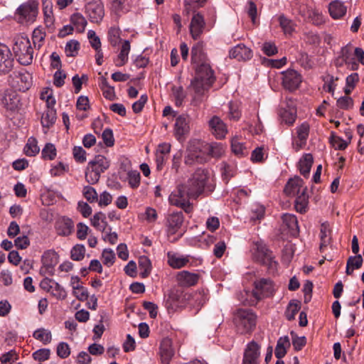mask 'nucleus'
Returning <instances> with one entry per match:
<instances>
[{
    "instance_id": "473e14b6",
    "label": "nucleus",
    "mask_w": 364,
    "mask_h": 364,
    "mask_svg": "<svg viewBox=\"0 0 364 364\" xmlns=\"http://www.w3.org/2000/svg\"><path fill=\"white\" fill-rule=\"evenodd\" d=\"M290 347L289 338L287 336L278 338L276 344L275 356L277 359H282L287 353V348Z\"/></svg>"
},
{
    "instance_id": "a19ab883",
    "label": "nucleus",
    "mask_w": 364,
    "mask_h": 364,
    "mask_svg": "<svg viewBox=\"0 0 364 364\" xmlns=\"http://www.w3.org/2000/svg\"><path fill=\"white\" fill-rule=\"evenodd\" d=\"M205 151L211 157L219 158L224 154L225 148L220 142H211L206 145Z\"/></svg>"
},
{
    "instance_id": "ddd939ff",
    "label": "nucleus",
    "mask_w": 364,
    "mask_h": 364,
    "mask_svg": "<svg viewBox=\"0 0 364 364\" xmlns=\"http://www.w3.org/2000/svg\"><path fill=\"white\" fill-rule=\"evenodd\" d=\"M14 60L10 48L0 43V74L8 73L13 68Z\"/></svg>"
},
{
    "instance_id": "f03ea898",
    "label": "nucleus",
    "mask_w": 364,
    "mask_h": 364,
    "mask_svg": "<svg viewBox=\"0 0 364 364\" xmlns=\"http://www.w3.org/2000/svg\"><path fill=\"white\" fill-rule=\"evenodd\" d=\"M13 51L18 63L23 65H31L33 59V48L27 36H18L14 39Z\"/></svg>"
},
{
    "instance_id": "680f3d73",
    "label": "nucleus",
    "mask_w": 364,
    "mask_h": 364,
    "mask_svg": "<svg viewBox=\"0 0 364 364\" xmlns=\"http://www.w3.org/2000/svg\"><path fill=\"white\" fill-rule=\"evenodd\" d=\"M80 49V43L77 41L71 40L65 46V51L67 56H75Z\"/></svg>"
},
{
    "instance_id": "c85d7f7f",
    "label": "nucleus",
    "mask_w": 364,
    "mask_h": 364,
    "mask_svg": "<svg viewBox=\"0 0 364 364\" xmlns=\"http://www.w3.org/2000/svg\"><path fill=\"white\" fill-rule=\"evenodd\" d=\"M191 61L193 64L198 65L207 60L202 42L196 43L191 49Z\"/></svg>"
},
{
    "instance_id": "c756f323",
    "label": "nucleus",
    "mask_w": 364,
    "mask_h": 364,
    "mask_svg": "<svg viewBox=\"0 0 364 364\" xmlns=\"http://www.w3.org/2000/svg\"><path fill=\"white\" fill-rule=\"evenodd\" d=\"M313 162L314 159L311 154H305L299 161L300 173L306 178H309Z\"/></svg>"
},
{
    "instance_id": "13d9d810",
    "label": "nucleus",
    "mask_w": 364,
    "mask_h": 364,
    "mask_svg": "<svg viewBox=\"0 0 364 364\" xmlns=\"http://www.w3.org/2000/svg\"><path fill=\"white\" fill-rule=\"evenodd\" d=\"M85 247L82 245H76L71 248V259L80 261L84 258Z\"/></svg>"
},
{
    "instance_id": "b1692460",
    "label": "nucleus",
    "mask_w": 364,
    "mask_h": 364,
    "mask_svg": "<svg viewBox=\"0 0 364 364\" xmlns=\"http://www.w3.org/2000/svg\"><path fill=\"white\" fill-rule=\"evenodd\" d=\"M159 349L163 363L168 364L170 360L174 355L172 340L169 338H164L161 343Z\"/></svg>"
},
{
    "instance_id": "f3484780",
    "label": "nucleus",
    "mask_w": 364,
    "mask_h": 364,
    "mask_svg": "<svg viewBox=\"0 0 364 364\" xmlns=\"http://www.w3.org/2000/svg\"><path fill=\"white\" fill-rule=\"evenodd\" d=\"M309 129L307 122H304L296 127V137H294L292 141L293 147L296 151H299L306 145Z\"/></svg>"
},
{
    "instance_id": "603ef678",
    "label": "nucleus",
    "mask_w": 364,
    "mask_h": 364,
    "mask_svg": "<svg viewBox=\"0 0 364 364\" xmlns=\"http://www.w3.org/2000/svg\"><path fill=\"white\" fill-rule=\"evenodd\" d=\"M279 23L284 33H291L294 31V23L292 20L282 15L279 17Z\"/></svg>"
},
{
    "instance_id": "e433bc0d",
    "label": "nucleus",
    "mask_w": 364,
    "mask_h": 364,
    "mask_svg": "<svg viewBox=\"0 0 364 364\" xmlns=\"http://www.w3.org/2000/svg\"><path fill=\"white\" fill-rule=\"evenodd\" d=\"M168 263L174 269H180L186 266L189 262L188 257L178 256L175 254L168 253Z\"/></svg>"
},
{
    "instance_id": "052dcab7",
    "label": "nucleus",
    "mask_w": 364,
    "mask_h": 364,
    "mask_svg": "<svg viewBox=\"0 0 364 364\" xmlns=\"http://www.w3.org/2000/svg\"><path fill=\"white\" fill-rule=\"evenodd\" d=\"M42 158L53 160L56 156V149L52 144H47L41 151Z\"/></svg>"
},
{
    "instance_id": "6e6552de",
    "label": "nucleus",
    "mask_w": 364,
    "mask_h": 364,
    "mask_svg": "<svg viewBox=\"0 0 364 364\" xmlns=\"http://www.w3.org/2000/svg\"><path fill=\"white\" fill-rule=\"evenodd\" d=\"M255 289L252 292L254 299L251 300L250 304L255 305L259 301L273 294L274 287L272 282L269 279H259L255 282Z\"/></svg>"
},
{
    "instance_id": "09e8293b",
    "label": "nucleus",
    "mask_w": 364,
    "mask_h": 364,
    "mask_svg": "<svg viewBox=\"0 0 364 364\" xmlns=\"http://www.w3.org/2000/svg\"><path fill=\"white\" fill-rule=\"evenodd\" d=\"M127 181L129 186L132 189H136L141 183V174L136 170H132L127 173Z\"/></svg>"
},
{
    "instance_id": "9b49d317",
    "label": "nucleus",
    "mask_w": 364,
    "mask_h": 364,
    "mask_svg": "<svg viewBox=\"0 0 364 364\" xmlns=\"http://www.w3.org/2000/svg\"><path fill=\"white\" fill-rule=\"evenodd\" d=\"M282 84L284 89L292 92L298 89L301 82V75L294 70H287L282 73Z\"/></svg>"
},
{
    "instance_id": "39448f33",
    "label": "nucleus",
    "mask_w": 364,
    "mask_h": 364,
    "mask_svg": "<svg viewBox=\"0 0 364 364\" xmlns=\"http://www.w3.org/2000/svg\"><path fill=\"white\" fill-rule=\"evenodd\" d=\"M208 178V171L205 169L198 168L193 173L192 178L183 183L186 191L192 198H197L203 193Z\"/></svg>"
},
{
    "instance_id": "6e6d98bb",
    "label": "nucleus",
    "mask_w": 364,
    "mask_h": 364,
    "mask_svg": "<svg viewBox=\"0 0 364 364\" xmlns=\"http://www.w3.org/2000/svg\"><path fill=\"white\" fill-rule=\"evenodd\" d=\"M178 295L176 292L171 291L164 300V305L167 309L174 310L178 305Z\"/></svg>"
},
{
    "instance_id": "f257e3e1",
    "label": "nucleus",
    "mask_w": 364,
    "mask_h": 364,
    "mask_svg": "<svg viewBox=\"0 0 364 364\" xmlns=\"http://www.w3.org/2000/svg\"><path fill=\"white\" fill-rule=\"evenodd\" d=\"M195 72V78L191 81V86L197 95L202 96L215 82V73L208 61L196 65Z\"/></svg>"
},
{
    "instance_id": "cd10ccee",
    "label": "nucleus",
    "mask_w": 364,
    "mask_h": 364,
    "mask_svg": "<svg viewBox=\"0 0 364 364\" xmlns=\"http://www.w3.org/2000/svg\"><path fill=\"white\" fill-rule=\"evenodd\" d=\"M279 116L282 123L291 126L296 122L297 112L294 107H282Z\"/></svg>"
},
{
    "instance_id": "7ed1b4c3",
    "label": "nucleus",
    "mask_w": 364,
    "mask_h": 364,
    "mask_svg": "<svg viewBox=\"0 0 364 364\" xmlns=\"http://www.w3.org/2000/svg\"><path fill=\"white\" fill-rule=\"evenodd\" d=\"M252 259L263 266H266L270 273H274L278 267V263L274 259L272 252L265 244L261 242L254 243L252 249Z\"/></svg>"
},
{
    "instance_id": "5fc2aeb1",
    "label": "nucleus",
    "mask_w": 364,
    "mask_h": 364,
    "mask_svg": "<svg viewBox=\"0 0 364 364\" xmlns=\"http://www.w3.org/2000/svg\"><path fill=\"white\" fill-rule=\"evenodd\" d=\"M50 293L56 299L63 300L67 296V292L59 283L55 282Z\"/></svg>"
},
{
    "instance_id": "bb28decb",
    "label": "nucleus",
    "mask_w": 364,
    "mask_h": 364,
    "mask_svg": "<svg viewBox=\"0 0 364 364\" xmlns=\"http://www.w3.org/2000/svg\"><path fill=\"white\" fill-rule=\"evenodd\" d=\"M303 181L299 178L294 179H289L284 187V193L289 196H295L299 194L303 187Z\"/></svg>"
},
{
    "instance_id": "338daca9",
    "label": "nucleus",
    "mask_w": 364,
    "mask_h": 364,
    "mask_svg": "<svg viewBox=\"0 0 364 364\" xmlns=\"http://www.w3.org/2000/svg\"><path fill=\"white\" fill-rule=\"evenodd\" d=\"M83 196L90 203L97 200V193L92 186H85L82 191Z\"/></svg>"
},
{
    "instance_id": "2eb2a0df",
    "label": "nucleus",
    "mask_w": 364,
    "mask_h": 364,
    "mask_svg": "<svg viewBox=\"0 0 364 364\" xmlns=\"http://www.w3.org/2000/svg\"><path fill=\"white\" fill-rule=\"evenodd\" d=\"M260 347L255 341L248 343L244 352L242 364H259Z\"/></svg>"
},
{
    "instance_id": "864d4df0",
    "label": "nucleus",
    "mask_w": 364,
    "mask_h": 364,
    "mask_svg": "<svg viewBox=\"0 0 364 364\" xmlns=\"http://www.w3.org/2000/svg\"><path fill=\"white\" fill-rule=\"evenodd\" d=\"M101 177V173L96 170L95 168H89V164H87V171L85 172V178L90 183H96L99 181Z\"/></svg>"
},
{
    "instance_id": "0eeeda50",
    "label": "nucleus",
    "mask_w": 364,
    "mask_h": 364,
    "mask_svg": "<svg viewBox=\"0 0 364 364\" xmlns=\"http://www.w3.org/2000/svg\"><path fill=\"white\" fill-rule=\"evenodd\" d=\"M190 198H192L186 191V186L181 184L178 186L177 190L171 193L168 200L172 205L181 207L186 213H191L193 211V205L189 201Z\"/></svg>"
},
{
    "instance_id": "a211bd4d",
    "label": "nucleus",
    "mask_w": 364,
    "mask_h": 364,
    "mask_svg": "<svg viewBox=\"0 0 364 364\" xmlns=\"http://www.w3.org/2000/svg\"><path fill=\"white\" fill-rule=\"evenodd\" d=\"M190 118L186 115H180L176 117L174 124V135L178 140L181 141L184 136L189 133L190 131Z\"/></svg>"
},
{
    "instance_id": "69168bd1",
    "label": "nucleus",
    "mask_w": 364,
    "mask_h": 364,
    "mask_svg": "<svg viewBox=\"0 0 364 364\" xmlns=\"http://www.w3.org/2000/svg\"><path fill=\"white\" fill-rule=\"evenodd\" d=\"M32 356L35 360L39 361L48 360L50 356V350L49 348H40L34 351Z\"/></svg>"
},
{
    "instance_id": "4d7b16f0",
    "label": "nucleus",
    "mask_w": 364,
    "mask_h": 364,
    "mask_svg": "<svg viewBox=\"0 0 364 364\" xmlns=\"http://www.w3.org/2000/svg\"><path fill=\"white\" fill-rule=\"evenodd\" d=\"M121 31L119 28L112 27L108 31V39L113 47L117 46L120 41Z\"/></svg>"
},
{
    "instance_id": "1a4fd4ad",
    "label": "nucleus",
    "mask_w": 364,
    "mask_h": 364,
    "mask_svg": "<svg viewBox=\"0 0 364 364\" xmlns=\"http://www.w3.org/2000/svg\"><path fill=\"white\" fill-rule=\"evenodd\" d=\"M38 0H28L21 4L16 10L19 21H33L38 14Z\"/></svg>"
},
{
    "instance_id": "49530a36",
    "label": "nucleus",
    "mask_w": 364,
    "mask_h": 364,
    "mask_svg": "<svg viewBox=\"0 0 364 364\" xmlns=\"http://www.w3.org/2000/svg\"><path fill=\"white\" fill-rule=\"evenodd\" d=\"M40 148L38 146V141L35 138L30 137L24 147L25 154L28 156H34L38 154Z\"/></svg>"
},
{
    "instance_id": "6ab92c4d",
    "label": "nucleus",
    "mask_w": 364,
    "mask_h": 364,
    "mask_svg": "<svg viewBox=\"0 0 364 364\" xmlns=\"http://www.w3.org/2000/svg\"><path fill=\"white\" fill-rule=\"evenodd\" d=\"M184 222L182 212H173L166 218L167 232L168 235H174L179 231Z\"/></svg>"
},
{
    "instance_id": "20e7f679",
    "label": "nucleus",
    "mask_w": 364,
    "mask_h": 364,
    "mask_svg": "<svg viewBox=\"0 0 364 364\" xmlns=\"http://www.w3.org/2000/svg\"><path fill=\"white\" fill-rule=\"evenodd\" d=\"M237 333L250 334L257 325V314L250 309H238L234 316Z\"/></svg>"
},
{
    "instance_id": "bf43d9fd",
    "label": "nucleus",
    "mask_w": 364,
    "mask_h": 364,
    "mask_svg": "<svg viewBox=\"0 0 364 364\" xmlns=\"http://www.w3.org/2000/svg\"><path fill=\"white\" fill-rule=\"evenodd\" d=\"M18 359V355L15 350H10V351L2 354L0 357V361L2 364H13Z\"/></svg>"
},
{
    "instance_id": "774afa93",
    "label": "nucleus",
    "mask_w": 364,
    "mask_h": 364,
    "mask_svg": "<svg viewBox=\"0 0 364 364\" xmlns=\"http://www.w3.org/2000/svg\"><path fill=\"white\" fill-rule=\"evenodd\" d=\"M41 98L46 100L47 107H54L56 102L55 97L52 95V91L50 89H46L41 93Z\"/></svg>"
},
{
    "instance_id": "e2e57ef3",
    "label": "nucleus",
    "mask_w": 364,
    "mask_h": 364,
    "mask_svg": "<svg viewBox=\"0 0 364 364\" xmlns=\"http://www.w3.org/2000/svg\"><path fill=\"white\" fill-rule=\"evenodd\" d=\"M115 259V255L112 249H105L102 251V262L107 267L112 266Z\"/></svg>"
},
{
    "instance_id": "3c124183",
    "label": "nucleus",
    "mask_w": 364,
    "mask_h": 364,
    "mask_svg": "<svg viewBox=\"0 0 364 364\" xmlns=\"http://www.w3.org/2000/svg\"><path fill=\"white\" fill-rule=\"evenodd\" d=\"M300 309V304L298 301H291L288 305L285 312L287 321H293L295 319L296 315Z\"/></svg>"
},
{
    "instance_id": "37998d69",
    "label": "nucleus",
    "mask_w": 364,
    "mask_h": 364,
    "mask_svg": "<svg viewBox=\"0 0 364 364\" xmlns=\"http://www.w3.org/2000/svg\"><path fill=\"white\" fill-rule=\"evenodd\" d=\"M172 95L173 97L174 104L176 107H181L183 105L186 94L182 86L172 87Z\"/></svg>"
},
{
    "instance_id": "dca6fc26",
    "label": "nucleus",
    "mask_w": 364,
    "mask_h": 364,
    "mask_svg": "<svg viewBox=\"0 0 364 364\" xmlns=\"http://www.w3.org/2000/svg\"><path fill=\"white\" fill-rule=\"evenodd\" d=\"M205 161V154L200 147L195 144L188 146L187 154L185 156V162L188 166H193L196 163L203 164Z\"/></svg>"
},
{
    "instance_id": "a878e982",
    "label": "nucleus",
    "mask_w": 364,
    "mask_h": 364,
    "mask_svg": "<svg viewBox=\"0 0 364 364\" xmlns=\"http://www.w3.org/2000/svg\"><path fill=\"white\" fill-rule=\"evenodd\" d=\"M80 278L78 277H71V287L73 294L75 297L81 301H85L89 298V292L86 288L79 284Z\"/></svg>"
},
{
    "instance_id": "423d86ee",
    "label": "nucleus",
    "mask_w": 364,
    "mask_h": 364,
    "mask_svg": "<svg viewBox=\"0 0 364 364\" xmlns=\"http://www.w3.org/2000/svg\"><path fill=\"white\" fill-rule=\"evenodd\" d=\"M9 82L15 90L26 92L32 85V75L24 69L14 71L9 75Z\"/></svg>"
},
{
    "instance_id": "4468645a",
    "label": "nucleus",
    "mask_w": 364,
    "mask_h": 364,
    "mask_svg": "<svg viewBox=\"0 0 364 364\" xmlns=\"http://www.w3.org/2000/svg\"><path fill=\"white\" fill-rule=\"evenodd\" d=\"M41 262L43 267L40 270L41 272L53 275V269L58 262V256L54 250H48L43 252L41 257Z\"/></svg>"
},
{
    "instance_id": "79ce46f5",
    "label": "nucleus",
    "mask_w": 364,
    "mask_h": 364,
    "mask_svg": "<svg viewBox=\"0 0 364 364\" xmlns=\"http://www.w3.org/2000/svg\"><path fill=\"white\" fill-rule=\"evenodd\" d=\"M265 207L260 204H253L251 207L250 218L251 221L260 222L264 217Z\"/></svg>"
},
{
    "instance_id": "a18cd8bd",
    "label": "nucleus",
    "mask_w": 364,
    "mask_h": 364,
    "mask_svg": "<svg viewBox=\"0 0 364 364\" xmlns=\"http://www.w3.org/2000/svg\"><path fill=\"white\" fill-rule=\"evenodd\" d=\"M33 337L40 340L44 345L48 344L52 341V333L50 331L45 330L43 328H38L33 333Z\"/></svg>"
},
{
    "instance_id": "8fccbe9b",
    "label": "nucleus",
    "mask_w": 364,
    "mask_h": 364,
    "mask_svg": "<svg viewBox=\"0 0 364 364\" xmlns=\"http://www.w3.org/2000/svg\"><path fill=\"white\" fill-rule=\"evenodd\" d=\"M139 267L141 270L140 275L142 278H146L149 276L151 271V263L149 258L146 257H141L139 259Z\"/></svg>"
},
{
    "instance_id": "2f4dec72",
    "label": "nucleus",
    "mask_w": 364,
    "mask_h": 364,
    "mask_svg": "<svg viewBox=\"0 0 364 364\" xmlns=\"http://www.w3.org/2000/svg\"><path fill=\"white\" fill-rule=\"evenodd\" d=\"M328 12L332 18L335 19L340 18L346 15L347 7L343 3L339 1H335L329 4Z\"/></svg>"
},
{
    "instance_id": "ea45409f",
    "label": "nucleus",
    "mask_w": 364,
    "mask_h": 364,
    "mask_svg": "<svg viewBox=\"0 0 364 364\" xmlns=\"http://www.w3.org/2000/svg\"><path fill=\"white\" fill-rule=\"evenodd\" d=\"M320 251H323L325 248H326L330 243L331 237H330V230L329 225L327 223H322L320 228Z\"/></svg>"
},
{
    "instance_id": "c9c22d12",
    "label": "nucleus",
    "mask_w": 364,
    "mask_h": 364,
    "mask_svg": "<svg viewBox=\"0 0 364 364\" xmlns=\"http://www.w3.org/2000/svg\"><path fill=\"white\" fill-rule=\"evenodd\" d=\"M19 102V97L15 92L6 93L2 99V103L7 110H15L18 108Z\"/></svg>"
},
{
    "instance_id": "9d476101",
    "label": "nucleus",
    "mask_w": 364,
    "mask_h": 364,
    "mask_svg": "<svg viewBox=\"0 0 364 364\" xmlns=\"http://www.w3.org/2000/svg\"><path fill=\"white\" fill-rule=\"evenodd\" d=\"M85 13L92 22H98L102 20L104 16V5L101 0H87Z\"/></svg>"
},
{
    "instance_id": "72a5a7b5",
    "label": "nucleus",
    "mask_w": 364,
    "mask_h": 364,
    "mask_svg": "<svg viewBox=\"0 0 364 364\" xmlns=\"http://www.w3.org/2000/svg\"><path fill=\"white\" fill-rule=\"evenodd\" d=\"M89 168H95L100 173L109 168V161L102 155L96 156L89 163Z\"/></svg>"
},
{
    "instance_id": "5701e85b",
    "label": "nucleus",
    "mask_w": 364,
    "mask_h": 364,
    "mask_svg": "<svg viewBox=\"0 0 364 364\" xmlns=\"http://www.w3.org/2000/svg\"><path fill=\"white\" fill-rule=\"evenodd\" d=\"M283 227L288 230L290 235L297 237L299 232L298 219L293 214L285 213L282 216Z\"/></svg>"
},
{
    "instance_id": "de8ad7c7",
    "label": "nucleus",
    "mask_w": 364,
    "mask_h": 364,
    "mask_svg": "<svg viewBox=\"0 0 364 364\" xmlns=\"http://www.w3.org/2000/svg\"><path fill=\"white\" fill-rule=\"evenodd\" d=\"M71 23L78 32H82L87 26V21L82 14L77 13L72 15Z\"/></svg>"
},
{
    "instance_id": "58836bf2",
    "label": "nucleus",
    "mask_w": 364,
    "mask_h": 364,
    "mask_svg": "<svg viewBox=\"0 0 364 364\" xmlns=\"http://www.w3.org/2000/svg\"><path fill=\"white\" fill-rule=\"evenodd\" d=\"M231 149L232 152L238 157H243L247 154L246 146L237 136H235L232 139Z\"/></svg>"
},
{
    "instance_id": "aec40b11",
    "label": "nucleus",
    "mask_w": 364,
    "mask_h": 364,
    "mask_svg": "<svg viewBox=\"0 0 364 364\" xmlns=\"http://www.w3.org/2000/svg\"><path fill=\"white\" fill-rule=\"evenodd\" d=\"M210 129L213 136L218 139H224L228 133L226 125L219 117H213L208 122Z\"/></svg>"
},
{
    "instance_id": "4be33fe9",
    "label": "nucleus",
    "mask_w": 364,
    "mask_h": 364,
    "mask_svg": "<svg viewBox=\"0 0 364 364\" xmlns=\"http://www.w3.org/2000/svg\"><path fill=\"white\" fill-rule=\"evenodd\" d=\"M229 56L230 58H234L239 61H246L252 58L253 53L252 50L246 47L245 45L238 44L230 50Z\"/></svg>"
},
{
    "instance_id": "c03bdc74",
    "label": "nucleus",
    "mask_w": 364,
    "mask_h": 364,
    "mask_svg": "<svg viewBox=\"0 0 364 364\" xmlns=\"http://www.w3.org/2000/svg\"><path fill=\"white\" fill-rule=\"evenodd\" d=\"M106 216L102 213H95L91 219V225L100 231H105L107 223L105 221Z\"/></svg>"
},
{
    "instance_id": "4c0bfd02",
    "label": "nucleus",
    "mask_w": 364,
    "mask_h": 364,
    "mask_svg": "<svg viewBox=\"0 0 364 364\" xmlns=\"http://www.w3.org/2000/svg\"><path fill=\"white\" fill-rule=\"evenodd\" d=\"M131 50L129 41H124L121 48L120 52L118 54L117 59L115 64L117 66H122L128 61L129 53Z\"/></svg>"
},
{
    "instance_id": "f8f14e48",
    "label": "nucleus",
    "mask_w": 364,
    "mask_h": 364,
    "mask_svg": "<svg viewBox=\"0 0 364 364\" xmlns=\"http://www.w3.org/2000/svg\"><path fill=\"white\" fill-rule=\"evenodd\" d=\"M193 13L194 15L192 17L189 28L191 37L197 40L203 33L205 28V21L204 16L200 13L196 12V9H193Z\"/></svg>"
},
{
    "instance_id": "7c9ffc66",
    "label": "nucleus",
    "mask_w": 364,
    "mask_h": 364,
    "mask_svg": "<svg viewBox=\"0 0 364 364\" xmlns=\"http://www.w3.org/2000/svg\"><path fill=\"white\" fill-rule=\"evenodd\" d=\"M56 120V111L54 107H47L41 115V124L43 128L49 129Z\"/></svg>"
},
{
    "instance_id": "393cba45",
    "label": "nucleus",
    "mask_w": 364,
    "mask_h": 364,
    "mask_svg": "<svg viewBox=\"0 0 364 364\" xmlns=\"http://www.w3.org/2000/svg\"><path fill=\"white\" fill-rule=\"evenodd\" d=\"M56 232L61 236H69L74 230V223L72 219L63 217L55 223Z\"/></svg>"
},
{
    "instance_id": "412c9836",
    "label": "nucleus",
    "mask_w": 364,
    "mask_h": 364,
    "mask_svg": "<svg viewBox=\"0 0 364 364\" xmlns=\"http://www.w3.org/2000/svg\"><path fill=\"white\" fill-rule=\"evenodd\" d=\"M200 279V275L196 272L181 271L178 272L176 280L178 284L183 287H190L196 285Z\"/></svg>"
},
{
    "instance_id": "0e129e2a",
    "label": "nucleus",
    "mask_w": 364,
    "mask_h": 364,
    "mask_svg": "<svg viewBox=\"0 0 364 364\" xmlns=\"http://www.w3.org/2000/svg\"><path fill=\"white\" fill-rule=\"evenodd\" d=\"M102 141L106 146L112 147L114 145V139L113 136V130L110 128H106L102 132Z\"/></svg>"
},
{
    "instance_id": "f704fd0d",
    "label": "nucleus",
    "mask_w": 364,
    "mask_h": 364,
    "mask_svg": "<svg viewBox=\"0 0 364 364\" xmlns=\"http://www.w3.org/2000/svg\"><path fill=\"white\" fill-rule=\"evenodd\" d=\"M306 191L307 188H305L296 195L295 208L296 211L300 213H305L308 210V196Z\"/></svg>"
}]
</instances>
